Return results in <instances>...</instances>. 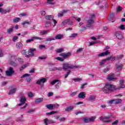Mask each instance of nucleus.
<instances>
[{"label":"nucleus","mask_w":125,"mask_h":125,"mask_svg":"<svg viewBox=\"0 0 125 125\" xmlns=\"http://www.w3.org/2000/svg\"><path fill=\"white\" fill-rule=\"evenodd\" d=\"M102 90L104 93L107 94L108 93H111L114 90H116V87L113 84L106 83L105 86L103 88Z\"/></svg>","instance_id":"1"},{"label":"nucleus","mask_w":125,"mask_h":125,"mask_svg":"<svg viewBox=\"0 0 125 125\" xmlns=\"http://www.w3.org/2000/svg\"><path fill=\"white\" fill-rule=\"evenodd\" d=\"M80 66L77 65H74L73 64H70L67 62H64L62 65V69L64 71H66L68 69H76L79 68Z\"/></svg>","instance_id":"2"},{"label":"nucleus","mask_w":125,"mask_h":125,"mask_svg":"<svg viewBox=\"0 0 125 125\" xmlns=\"http://www.w3.org/2000/svg\"><path fill=\"white\" fill-rule=\"evenodd\" d=\"M94 17H95V15L93 14L90 15L91 19L88 20L86 27H88V28H92L93 24L94 23V21H93V18Z\"/></svg>","instance_id":"3"},{"label":"nucleus","mask_w":125,"mask_h":125,"mask_svg":"<svg viewBox=\"0 0 125 125\" xmlns=\"http://www.w3.org/2000/svg\"><path fill=\"white\" fill-rule=\"evenodd\" d=\"M99 119L100 121H102L104 123H110V122L112 121V119L109 116H101V117L99 118Z\"/></svg>","instance_id":"4"},{"label":"nucleus","mask_w":125,"mask_h":125,"mask_svg":"<svg viewBox=\"0 0 125 125\" xmlns=\"http://www.w3.org/2000/svg\"><path fill=\"white\" fill-rule=\"evenodd\" d=\"M15 73V71H14V68L12 67H10L8 70L6 71V76H7L8 77H10L11 76H12V75H13Z\"/></svg>","instance_id":"5"},{"label":"nucleus","mask_w":125,"mask_h":125,"mask_svg":"<svg viewBox=\"0 0 125 125\" xmlns=\"http://www.w3.org/2000/svg\"><path fill=\"white\" fill-rule=\"evenodd\" d=\"M71 55H72V53L71 52H68L67 53H62L60 54V56L63 57L64 59H67V58H69Z\"/></svg>","instance_id":"6"},{"label":"nucleus","mask_w":125,"mask_h":125,"mask_svg":"<svg viewBox=\"0 0 125 125\" xmlns=\"http://www.w3.org/2000/svg\"><path fill=\"white\" fill-rule=\"evenodd\" d=\"M45 82H46V79L42 78V79L39 80L36 83L37 84L41 85V87H42V86L44 85V83H45Z\"/></svg>","instance_id":"7"},{"label":"nucleus","mask_w":125,"mask_h":125,"mask_svg":"<svg viewBox=\"0 0 125 125\" xmlns=\"http://www.w3.org/2000/svg\"><path fill=\"white\" fill-rule=\"evenodd\" d=\"M34 51H36V49L35 48L30 49L28 53V55H26L25 57H26L27 58H30V57L34 56Z\"/></svg>","instance_id":"8"},{"label":"nucleus","mask_w":125,"mask_h":125,"mask_svg":"<svg viewBox=\"0 0 125 125\" xmlns=\"http://www.w3.org/2000/svg\"><path fill=\"white\" fill-rule=\"evenodd\" d=\"M35 40H39L40 41H42V40H43V39L40 37H33L31 39L27 40L26 42L27 43H29V42H34Z\"/></svg>","instance_id":"9"},{"label":"nucleus","mask_w":125,"mask_h":125,"mask_svg":"<svg viewBox=\"0 0 125 125\" xmlns=\"http://www.w3.org/2000/svg\"><path fill=\"white\" fill-rule=\"evenodd\" d=\"M55 122L52 120H49L47 118H46L44 120V124L45 125H48V124H54Z\"/></svg>","instance_id":"10"},{"label":"nucleus","mask_w":125,"mask_h":125,"mask_svg":"<svg viewBox=\"0 0 125 125\" xmlns=\"http://www.w3.org/2000/svg\"><path fill=\"white\" fill-rule=\"evenodd\" d=\"M69 12V10H65L63 9L62 10L61 13H59L58 14V17H63L64 16V15L65 13H67V12Z\"/></svg>","instance_id":"11"},{"label":"nucleus","mask_w":125,"mask_h":125,"mask_svg":"<svg viewBox=\"0 0 125 125\" xmlns=\"http://www.w3.org/2000/svg\"><path fill=\"white\" fill-rule=\"evenodd\" d=\"M117 78H115V74H109L107 76V80L108 81H112L113 80H117Z\"/></svg>","instance_id":"12"},{"label":"nucleus","mask_w":125,"mask_h":125,"mask_svg":"<svg viewBox=\"0 0 125 125\" xmlns=\"http://www.w3.org/2000/svg\"><path fill=\"white\" fill-rule=\"evenodd\" d=\"M115 36L117 39H119V40H122V39H123V35L120 31L116 32L115 33Z\"/></svg>","instance_id":"13"},{"label":"nucleus","mask_w":125,"mask_h":125,"mask_svg":"<svg viewBox=\"0 0 125 125\" xmlns=\"http://www.w3.org/2000/svg\"><path fill=\"white\" fill-rule=\"evenodd\" d=\"M85 92H82L79 94L78 97L81 99H84V98L85 97Z\"/></svg>","instance_id":"14"},{"label":"nucleus","mask_w":125,"mask_h":125,"mask_svg":"<svg viewBox=\"0 0 125 125\" xmlns=\"http://www.w3.org/2000/svg\"><path fill=\"white\" fill-rule=\"evenodd\" d=\"M108 54H110V52H109V51L107 50L104 52H103V53L99 54L98 56L99 57L106 56L108 55Z\"/></svg>","instance_id":"15"},{"label":"nucleus","mask_w":125,"mask_h":125,"mask_svg":"<svg viewBox=\"0 0 125 125\" xmlns=\"http://www.w3.org/2000/svg\"><path fill=\"white\" fill-rule=\"evenodd\" d=\"M73 109H74V106L70 105L65 108V111L66 112H71Z\"/></svg>","instance_id":"16"},{"label":"nucleus","mask_w":125,"mask_h":125,"mask_svg":"<svg viewBox=\"0 0 125 125\" xmlns=\"http://www.w3.org/2000/svg\"><path fill=\"white\" fill-rule=\"evenodd\" d=\"M49 32V30L47 29L46 30H41L40 32V35L41 36H43V35H46Z\"/></svg>","instance_id":"17"},{"label":"nucleus","mask_w":125,"mask_h":125,"mask_svg":"<svg viewBox=\"0 0 125 125\" xmlns=\"http://www.w3.org/2000/svg\"><path fill=\"white\" fill-rule=\"evenodd\" d=\"M114 18H115V14L114 13L110 14L108 17L109 21H112V20H113Z\"/></svg>","instance_id":"18"},{"label":"nucleus","mask_w":125,"mask_h":125,"mask_svg":"<svg viewBox=\"0 0 125 125\" xmlns=\"http://www.w3.org/2000/svg\"><path fill=\"white\" fill-rule=\"evenodd\" d=\"M16 90H17V88H14L11 89L9 91V92L8 93L9 95H11V94H13V93H15V92H16Z\"/></svg>","instance_id":"19"},{"label":"nucleus","mask_w":125,"mask_h":125,"mask_svg":"<svg viewBox=\"0 0 125 125\" xmlns=\"http://www.w3.org/2000/svg\"><path fill=\"white\" fill-rule=\"evenodd\" d=\"M122 99H114V104L115 105H118V104H120V103H122Z\"/></svg>","instance_id":"20"},{"label":"nucleus","mask_w":125,"mask_h":125,"mask_svg":"<svg viewBox=\"0 0 125 125\" xmlns=\"http://www.w3.org/2000/svg\"><path fill=\"white\" fill-rule=\"evenodd\" d=\"M53 18H54V17L52 15H47L45 16V19L46 20H53Z\"/></svg>","instance_id":"21"},{"label":"nucleus","mask_w":125,"mask_h":125,"mask_svg":"<svg viewBox=\"0 0 125 125\" xmlns=\"http://www.w3.org/2000/svg\"><path fill=\"white\" fill-rule=\"evenodd\" d=\"M123 67H124V65L123 64H120L116 67V70L118 71V72H121L122 70H123Z\"/></svg>","instance_id":"22"},{"label":"nucleus","mask_w":125,"mask_h":125,"mask_svg":"<svg viewBox=\"0 0 125 125\" xmlns=\"http://www.w3.org/2000/svg\"><path fill=\"white\" fill-rule=\"evenodd\" d=\"M96 99V96H93V95H90L89 96V97L88 98L89 101H94L95 99Z\"/></svg>","instance_id":"23"},{"label":"nucleus","mask_w":125,"mask_h":125,"mask_svg":"<svg viewBox=\"0 0 125 125\" xmlns=\"http://www.w3.org/2000/svg\"><path fill=\"white\" fill-rule=\"evenodd\" d=\"M46 107L49 110H53V109H54V108L53 107V104H49L46 105Z\"/></svg>","instance_id":"24"},{"label":"nucleus","mask_w":125,"mask_h":125,"mask_svg":"<svg viewBox=\"0 0 125 125\" xmlns=\"http://www.w3.org/2000/svg\"><path fill=\"white\" fill-rule=\"evenodd\" d=\"M62 38H63V35L60 34H58L55 36L56 40H61Z\"/></svg>","instance_id":"25"},{"label":"nucleus","mask_w":125,"mask_h":125,"mask_svg":"<svg viewBox=\"0 0 125 125\" xmlns=\"http://www.w3.org/2000/svg\"><path fill=\"white\" fill-rule=\"evenodd\" d=\"M13 28H14V27L12 26V28H9L7 30V34H11V33H12V32H13Z\"/></svg>","instance_id":"26"},{"label":"nucleus","mask_w":125,"mask_h":125,"mask_svg":"<svg viewBox=\"0 0 125 125\" xmlns=\"http://www.w3.org/2000/svg\"><path fill=\"white\" fill-rule=\"evenodd\" d=\"M28 66H29L28 63L23 65L21 67L20 71H23V70H24V69H25L26 67H28Z\"/></svg>","instance_id":"27"},{"label":"nucleus","mask_w":125,"mask_h":125,"mask_svg":"<svg viewBox=\"0 0 125 125\" xmlns=\"http://www.w3.org/2000/svg\"><path fill=\"white\" fill-rule=\"evenodd\" d=\"M43 99L42 98H38L35 100V103L39 104V103H41V102H42Z\"/></svg>","instance_id":"28"},{"label":"nucleus","mask_w":125,"mask_h":125,"mask_svg":"<svg viewBox=\"0 0 125 125\" xmlns=\"http://www.w3.org/2000/svg\"><path fill=\"white\" fill-rule=\"evenodd\" d=\"M26 101L27 100L25 97H22L21 99L20 102L22 104H25V102H26Z\"/></svg>","instance_id":"29"},{"label":"nucleus","mask_w":125,"mask_h":125,"mask_svg":"<svg viewBox=\"0 0 125 125\" xmlns=\"http://www.w3.org/2000/svg\"><path fill=\"white\" fill-rule=\"evenodd\" d=\"M57 113H58V111H52L50 112L46 113V115L47 116H50L51 115H53V114H56Z\"/></svg>","instance_id":"30"},{"label":"nucleus","mask_w":125,"mask_h":125,"mask_svg":"<svg viewBox=\"0 0 125 125\" xmlns=\"http://www.w3.org/2000/svg\"><path fill=\"white\" fill-rule=\"evenodd\" d=\"M22 46H23V44L21 42H17L16 44V47L17 48H21Z\"/></svg>","instance_id":"31"},{"label":"nucleus","mask_w":125,"mask_h":125,"mask_svg":"<svg viewBox=\"0 0 125 125\" xmlns=\"http://www.w3.org/2000/svg\"><path fill=\"white\" fill-rule=\"evenodd\" d=\"M84 123L87 124V123H90L89 121V118L88 117H85L83 118Z\"/></svg>","instance_id":"32"},{"label":"nucleus","mask_w":125,"mask_h":125,"mask_svg":"<svg viewBox=\"0 0 125 125\" xmlns=\"http://www.w3.org/2000/svg\"><path fill=\"white\" fill-rule=\"evenodd\" d=\"M121 85L118 86L117 88H115V90H118V89H120V88H125V84H121Z\"/></svg>","instance_id":"33"},{"label":"nucleus","mask_w":125,"mask_h":125,"mask_svg":"<svg viewBox=\"0 0 125 125\" xmlns=\"http://www.w3.org/2000/svg\"><path fill=\"white\" fill-rule=\"evenodd\" d=\"M10 64H11V65L12 66H13V67H16V66H18V64H17V63H16L13 61L10 62Z\"/></svg>","instance_id":"34"},{"label":"nucleus","mask_w":125,"mask_h":125,"mask_svg":"<svg viewBox=\"0 0 125 125\" xmlns=\"http://www.w3.org/2000/svg\"><path fill=\"white\" fill-rule=\"evenodd\" d=\"M95 119H96V117L94 116H93V117L89 118L90 123H93V122H94V121H95Z\"/></svg>","instance_id":"35"},{"label":"nucleus","mask_w":125,"mask_h":125,"mask_svg":"<svg viewBox=\"0 0 125 125\" xmlns=\"http://www.w3.org/2000/svg\"><path fill=\"white\" fill-rule=\"evenodd\" d=\"M69 22H70V19H67L62 21V24H63V25H66V24H68Z\"/></svg>","instance_id":"36"},{"label":"nucleus","mask_w":125,"mask_h":125,"mask_svg":"<svg viewBox=\"0 0 125 125\" xmlns=\"http://www.w3.org/2000/svg\"><path fill=\"white\" fill-rule=\"evenodd\" d=\"M58 82H59V80H53V81L50 82L51 84H52V85H54V84H55V83H58Z\"/></svg>","instance_id":"37"},{"label":"nucleus","mask_w":125,"mask_h":125,"mask_svg":"<svg viewBox=\"0 0 125 125\" xmlns=\"http://www.w3.org/2000/svg\"><path fill=\"white\" fill-rule=\"evenodd\" d=\"M40 49H46V47L44 45H39V46Z\"/></svg>","instance_id":"38"},{"label":"nucleus","mask_w":125,"mask_h":125,"mask_svg":"<svg viewBox=\"0 0 125 125\" xmlns=\"http://www.w3.org/2000/svg\"><path fill=\"white\" fill-rule=\"evenodd\" d=\"M55 59H56L57 60H59V61H61V62H63V61H64V59L59 57L55 58Z\"/></svg>","instance_id":"39"},{"label":"nucleus","mask_w":125,"mask_h":125,"mask_svg":"<svg viewBox=\"0 0 125 125\" xmlns=\"http://www.w3.org/2000/svg\"><path fill=\"white\" fill-rule=\"evenodd\" d=\"M20 21V18H16L15 19L13 20L14 23H18Z\"/></svg>","instance_id":"40"},{"label":"nucleus","mask_w":125,"mask_h":125,"mask_svg":"<svg viewBox=\"0 0 125 125\" xmlns=\"http://www.w3.org/2000/svg\"><path fill=\"white\" fill-rule=\"evenodd\" d=\"M114 102H115V99L111 100L107 102V104H110V105H112V104H114Z\"/></svg>","instance_id":"41"},{"label":"nucleus","mask_w":125,"mask_h":125,"mask_svg":"<svg viewBox=\"0 0 125 125\" xmlns=\"http://www.w3.org/2000/svg\"><path fill=\"white\" fill-rule=\"evenodd\" d=\"M51 41H55L54 38H49L46 39V42H51Z\"/></svg>","instance_id":"42"},{"label":"nucleus","mask_w":125,"mask_h":125,"mask_svg":"<svg viewBox=\"0 0 125 125\" xmlns=\"http://www.w3.org/2000/svg\"><path fill=\"white\" fill-rule=\"evenodd\" d=\"M56 51L58 52V53H61V52H62V51H64V48H61L60 49H58Z\"/></svg>","instance_id":"43"},{"label":"nucleus","mask_w":125,"mask_h":125,"mask_svg":"<svg viewBox=\"0 0 125 125\" xmlns=\"http://www.w3.org/2000/svg\"><path fill=\"white\" fill-rule=\"evenodd\" d=\"M106 63V60H103L101 62H100V66H102Z\"/></svg>","instance_id":"44"},{"label":"nucleus","mask_w":125,"mask_h":125,"mask_svg":"<svg viewBox=\"0 0 125 125\" xmlns=\"http://www.w3.org/2000/svg\"><path fill=\"white\" fill-rule=\"evenodd\" d=\"M26 24H27V25H30V24H31V21H26L23 22L22 23L23 27H25V26H26Z\"/></svg>","instance_id":"45"},{"label":"nucleus","mask_w":125,"mask_h":125,"mask_svg":"<svg viewBox=\"0 0 125 125\" xmlns=\"http://www.w3.org/2000/svg\"><path fill=\"white\" fill-rule=\"evenodd\" d=\"M53 0H47V3L53 5V4H54V3L52 2Z\"/></svg>","instance_id":"46"},{"label":"nucleus","mask_w":125,"mask_h":125,"mask_svg":"<svg viewBox=\"0 0 125 125\" xmlns=\"http://www.w3.org/2000/svg\"><path fill=\"white\" fill-rule=\"evenodd\" d=\"M123 10V7L120 6H118L117 7V12H121V10Z\"/></svg>","instance_id":"47"},{"label":"nucleus","mask_w":125,"mask_h":125,"mask_svg":"<svg viewBox=\"0 0 125 125\" xmlns=\"http://www.w3.org/2000/svg\"><path fill=\"white\" fill-rule=\"evenodd\" d=\"M73 81L74 82H81V81H83V79L82 78H76V79H74Z\"/></svg>","instance_id":"48"},{"label":"nucleus","mask_w":125,"mask_h":125,"mask_svg":"<svg viewBox=\"0 0 125 125\" xmlns=\"http://www.w3.org/2000/svg\"><path fill=\"white\" fill-rule=\"evenodd\" d=\"M70 73H71V70H68L66 74H65V79L68 78V76L70 75Z\"/></svg>","instance_id":"49"},{"label":"nucleus","mask_w":125,"mask_h":125,"mask_svg":"<svg viewBox=\"0 0 125 125\" xmlns=\"http://www.w3.org/2000/svg\"><path fill=\"white\" fill-rule=\"evenodd\" d=\"M60 85H61V83L59 82L57 84H56L55 86L56 88L58 89V88H59V87H60Z\"/></svg>","instance_id":"50"},{"label":"nucleus","mask_w":125,"mask_h":125,"mask_svg":"<svg viewBox=\"0 0 125 125\" xmlns=\"http://www.w3.org/2000/svg\"><path fill=\"white\" fill-rule=\"evenodd\" d=\"M78 36V34L77 33H75V34H72L69 38H76V37H77Z\"/></svg>","instance_id":"51"},{"label":"nucleus","mask_w":125,"mask_h":125,"mask_svg":"<svg viewBox=\"0 0 125 125\" xmlns=\"http://www.w3.org/2000/svg\"><path fill=\"white\" fill-rule=\"evenodd\" d=\"M26 77H30V74H25L22 76L21 77V78H26Z\"/></svg>","instance_id":"52"},{"label":"nucleus","mask_w":125,"mask_h":125,"mask_svg":"<svg viewBox=\"0 0 125 125\" xmlns=\"http://www.w3.org/2000/svg\"><path fill=\"white\" fill-rule=\"evenodd\" d=\"M18 39V37L17 36H14L13 38V42H16V41H17Z\"/></svg>","instance_id":"53"},{"label":"nucleus","mask_w":125,"mask_h":125,"mask_svg":"<svg viewBox=\"0 0 125 125\" xmlns=\"http://www.w3.org/2000/svg\"><path fill=\"white\" fill-rule=\"evenodd\" d=\"M27 94H28L29 97H33V96H34V94L32 92L28 93Z\"/></svg>","instance_id":"54"},{"label":"nucleus","mask_w":125,"mask_h":125,"mask_svg":"<svg viewBox=\"0 0 125 125\" xmlns=\"http://www.w3.org/2000/svg\"><path fill=\"white\" fill-rule=\"evenodd\" d=\"M60 105L58 104H53L54 108H59Z\"/></svg>","instance_id":"55"},{"label":"nucleus","mask_w":125,"mask_h":125,"mask_svg":"<svg viewBox=\"0 0 125 125\" xmlns=\"http://www.w3.org/2000/svg\"><path fill=\"white\" fill-rule=\"evenodd\" d=\"M76 95H77V92H74L73 93L70 94V96L73 97V96H75Z\"/></svg>","instance_id":"56"},{"label":"nucleus","mask_w":125,"mask_h":125,"mask_svg":"<svg viewBox=\"0 0 125 125\" xmlns=\"http://www.w3.org/2000/svg\"><path fill=\"white\" fill-rule=\"evenodd\" d=\"M50 23H51L50 21H48V22H46V23L45 24V27H48Z\"/></svg>","instance_id":"57"},{"label":"nucleus","mask_w":125,"mask_h":125,"mask_svg":"<svg viewBox=\"0 0 125 125\" xmlns=\"http://www.w3.org/2000/svg\"><path fill=\"white\" fill-rule=\"evenodd\" d=\"M65 120L66 119H65V118L62 117V118H60L59 121H60V122H64L65 121Z\"/></svg>","instance_id":"58"},{"label":"nucleus","mask_w":125,"mask_h":125,"mask_svg":"<svg viewBox=\"0 0 125 125\" xmlns=\"http://www.w3.org/2000/svg\"><path fill=\"white\" fill-rule=\"evenodd\" d=\"M49 70L52 72L53 71H56V67L50 68Z\"/></svg>","instance_id":"59"},{"label":"nucleus","mask_w":125,"mask_h":125,"mask_svg":"<svg viewBox=\"0 0 125 125\" xmlns=\"http://www.w3.org/2000/svg\"><path fill=\"white\" fill-rule=\"evenodd\" d=\"M120 28L121 29V30H125V25L124 24H122L120 26Z\"/></svg>","instance_id":"60"},{"label":"nucleus","mask_w":125,"mask_h":125,"mask_svg":"<svg viewBox=\"0 0 125 125\" xmlns=\"http://www.w3.org/2000/svg\"><path fill=\"white\" fill-rule=\"evenodd\" d=\"M111 57V61H115L116 60V57H114V56H110Z\"/></svg>","instance_id":"61"},{"label":"nucleus","mask_w":125,"mask_h":125,"mask_svg":"<svg viewBox=\"0 0 125 125\" xmlns=\"http://www.w3.org/2000/svg\"><path fill=\"white\" fill-rule=\"evenodd\" d=\"M21 53L23 54V55H26V54H27V51L23 50L22 51Z\"/></svg>","instance_id":"62"},{"label":"nucleus","mask_w":125,"mask_h":125,"mask_svg":"<svg viewBox=\"0 0 125 125\" xmlns=\"http://www.w3.org/2000/svg\"><path fill=\"white\" fill-rule=\"evenodd\" d=\"M33 112H35V109H29V110L28 111V113H33Z\"/></svg>","instance_id":"63"},{"label":"nucleus","mask_w":125,"mask_h":125,"mask_svg":"<svg viewBox=\"0 0 125 125\" xmlns=\"http://www.w3.org/2000/svg\"><path fill=\"white\" fill-rule=\"evenodd\" d=\"M29 73L30 74L33 73H35V69L33 68L32 69H31Z\"/></svg>","instance_id":"64"}]
</instances>
